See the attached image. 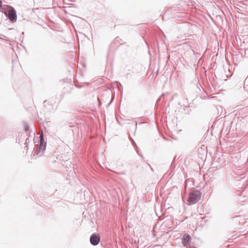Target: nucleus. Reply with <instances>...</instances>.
<instances>
[{
	"instance_id": "obj_1",
	"label": "nucleus",
	"mask_w": 248,
	"mask_h": 248,
	"mask_svg": "<svg viewBox=\"0 0 248 248\" xmlns=\"http://www.w3.org/2000/svg\"><path fill=\"white\" fill-rule=\"evenodd\" d=\"M201 195L202 193L199 190H192L189 193L187 202L189 204H195L201 199Z\"/></svg>"
},
{
	"instance_id": "obj_2",
	"label": "nucleus",
	"mask_w": 248,
	"mask_h": 248,
	"mask_svg": "<svg viewBox=\"0 0 248 248\" xmlns=\"http://www.w3.org/2000/svg\"><path fill=\"white\" fill-rule=\"evenodd\" d=\"M182 243L184 246L186 247L187 248H197L195 247H193L191 246L190 242L191 238L189 234L184 233L182 235Z\"/></svg>"
},
{
	"instance_id": "obj_3",
	"label": "nucleus",
	"mask_w": 248,
	"mask_h": 248,
	"mask_svg": "<svg viewBox=\"0 0 248 248\" xmlns=\"http://www.w3.org/2000/svg\"><path fill=\"white\" fill-rule=\"evenodd\" d=\"M100 241V238L99 234L93 233L90 237V241L91 244L93 246L98 245Z\"/></svg>"
},
{
	"instance_id": "obj_4",
	"label": "nucleus",
	"mask_w": 248,
	"mask_h": 248,
	"mask_svg": "<svg viewBox=\"0 0 248 248\" xmlns=\"http://www.w3.org/2000/svg\"><path fill=\"white\" fill-rule=\"evenodd\" d=\"M4 14L8 16L11 21H14L16 19L17 16L16 11L14 8L10 9L8 11L7 15L6 13H4Z\"/></svg>"
},
{
	"instance_id": "obj_5",
	"label": "nucleus",
	"mask_w": 248,
	"mask_h": 248,
	"mask_svg": "<svg viewBox=\"0 0 248 248\" xmlns=\"http://www.w3.org/2000/svg\"><path fill=\"white\" fill-rule=\"evenodd\" d=\"M40 145L37 147L38 151L37 152V154L38 155L41 151H44L46 150V143H44L43 135L42 134L40 136Z\"/></svg>"
},
{
	"instance_id": "obj_6",
	"label": "nucleus",
	"mask_w": 248,
	"mask_h": 248,
	"mask_svg": "<svg viewBox=\"0 0 248 248\" xmlns=\"http://www.w3.org/2000/svg\"><path fill=\"white\" fill-rule=\"evenodd\" d=\"M2 6V2L1 0H0V7Z\"/></svg>"
},
{
	"instance_id": "obj_7",
	"label": "nucleus",
	"mask_w": 248,
	"mask_h": 248,
	"mask_svg": "<svg viewBox=\"0 0 248 248\" xmlns=\"http://www.w3.org/2000/svg\"><path fill=\"white\" fill-rule=\"evenodd\" d=\"M97 100H98V101L99 102V105H100V100H99V98H97Z\"/></svg>"
}]
</instances>
